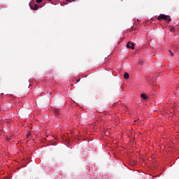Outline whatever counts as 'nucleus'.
I'll return each instance as SVG.
<instances>
[{
	"instance_id": "1",
	"label": "nucleus",
	"mask_w": 179,
	"mask_h": 179,
	"mask_svg": "<svg viewBox=\"0 0 179 179\" xmlns=\"http://www.w3.org/2000/svg\"><path fill=\"white\" fill-rule=\"evenodd\" d=\"M157 20H166L167 22H171V18L169 15H166L164 14H161L157 18Z\"/></svg>"
},
{
	"instance_id": "2",
	"label": "nucleus",
	"mask_w": 179,
	"mask_h": 179,
	"mask_svg": "<svg viewBox=\"0 0 179 179\" xmlns=\"http://www.w3.org/2000/svg\"><path fill=\"white\" fill-rule=\"evenodd\" d=\"M29 6L32 10H37L38 9V4L34 3H30Z\"/></svg>"
},
{
	"instance_id": "3",
	"label": "nucleus",
	"mask_w": 179,
	"mask_h": 179,
	"mask_svg": "<svg viewBox=\"0 0 179 179\" xmlns=\"http://www.w3.org/2000/svg\"><path fill=\"white\" fill-rule=\"evenodd\" d=\"M127 48H131V50H135V44L128 42L127 44Z\"/></svg>"
},
{
	"instance_id": "4",
	"label": "nucleus",
	"mask_w": 179,
	"mask_h": 179,
	"mask_svg": "<svg viewBox=\"0 0 179 179\" xmlns=\"http://www.w3.org/2000/svg\"><path fill=\"white\" fill-rule=\"evenodd\" d=\"M141 97L142 99H143V100H148V96H146V94H142L141 95Z\"/></svg>"
},
{
	"instance_id": "5",
	"label": "nucleus",
	"mask_w": 179,
	"mask_h": 179,
	"mask_svg": "<svg viewBox=\"0 0 179 179\" xmlns=\"http://www.w3.org/2000/svg\"><path fill=\"white\" fill-rule=\"evenodd\" d=\"M124 79H129V73H128L127 72L124 73Z\"/></svg>"
},
{
	"instance_id": "6",
	"label": "nucleus",
	"mask_w": 179,
	"mask_h": 179,
	"mask_svg": "<svg viewBox=\"0 0 179 179\" xmlns=\"http://www.w3.org/2000/svg\"><path fill=\"white\" fill-rule=\"evenodd\" d=\"M55 114H56V115H59V111L58 110H55Z\"/></svg>"
},
{
	"instance_id": "7",
	"label": "nucleus",
	"mask_w": 179,
	"mask_h": 179,
	"mask_svg": "<svg viewBox=\"0 0 179 179\" xmlns=\"http://www.w3.org/2000/svg\"><path fill=\"white\" fill-rule=\"evenodd\" d=\"M36 1L37 3H41V2H43V0H36Z\"/></svg>"
},
{
	"instance_id": "8",
	"label": "nucleus",
	"mask_w": 179,
	"mask_h": 179,
	"mask_svg": "<svg viewBox=\"0 0 179 179\" xmlns=\"http://www.w3.org/2000/svg\"><path fill=\"white\" fill-rule=\"evenodd\" d=\"M169 51L171 57H173L174 55V53H173V52H171V50H169Z\"/></svg>"
},
{
	"instance_id": "9",
	"label": "nucleus",
	"mask_w": 179,
	"mask_h": 179,
	"mask_svg": "<svg viewBox=\"0 0 179 179\" xmlns=\"http://www.w3.org/2000/svg\"><path fill=\"white\" fill-rule=\"evenodd\" d=\"M138 64H139V65H142V64H143V61H140V62H138Z\"/></svg>"
},
{
	"instance_id": "10",
	"label": "nucleus",
	"mask_w": 179,
	"mask_h": 179,
	"mask_svg": "<svg viewBox=\"0 0 179 179\" xmlns=\"http://www.w3.org/2000/svg\"><path fill=\"white\" fill-rule=\"evenodd\" d=\"M30 135H31V134H30V133H28V134L27 135V136H30Z\"/></svg>"
},
{
	"instance_id": "11",
	"label": "nucleus",
	"mask_w": 179,
	"mask_h": 179,
	"mask_svg": "<svg viewBox=\"0 0 179 179\" xmlns=\"http://www.w3.org/2000/svg\"><path fill=\"white\" fill-rule=\"evenodd\" d=\"M66 1H67V2H71V0H66Z\"/></svg>"
},
{
	"instance_id": "12",
	"label": "nucleus",
	"mask_w": 179,
	"mask_h": 179,
	"mask_svg": "<svg viewBox=\"0 0 179 179\" xmlns=\"http://www.w3.org/2000/svg\"><path fill=\"white\" fill-rule=\"evenodd\" d=\"M173 30H174V29L172 28V29H171V31H173Z\"/></svg>"
},
{
	"instance_id": "13",
	"label": "nucleus",
	"mask_w": 179,
	"mask_h": 179,
	"mask_svg": "<svg viewBox=\"0 0 179 179\" xmlns=\"http://www.w3.org/2000/svg\"><path fill=\"white\" fill-rule=\"evenodd\" d=\"M80 79L77 80V82H80Z\"/></svg>"
},
{
	"instance_id": "14",
	"label": "nucleus",
	"mask_w": 179,
	"mask_h": 179,
	"mask_svg": "<svg viewBox=\"0 0 179 179\" xmlns=\"http://www.w3.org/2000/svg\"><path fill=\"white\" fill-rule=\"evenodd\" d=\"M50 1V2H51V1H52V0H49Z\"/></svg>"
},
{
	"instance_id": "15",
	"label": "nucleus",
	"mask_w": 179,
	"mask_h": 179,
	"mask_svg": "<svg viewBox=\"0 0 179 179\" xmlns=\"http://www.w3.org/2000/svg\"><path fill=\"white\" fill-rule=\"evenodd\" d=\"M50 94H52V93H51V92H50Z\"/></svg>"
},
{
	"instance_id": "16",
	"label": "nucleus",
	"mask_w": 179,
	"mask_h": 179,
	"mask_svg": "<svg viewBox=\"0 0 179 179\" xmlns=\"http://www.w3.org/2000/svg\"><path fill=\"white\" fill-rule=\"evenodd\" d=\"M73 1H75V0H73Z\"/></svg>"
}]
</instances>
